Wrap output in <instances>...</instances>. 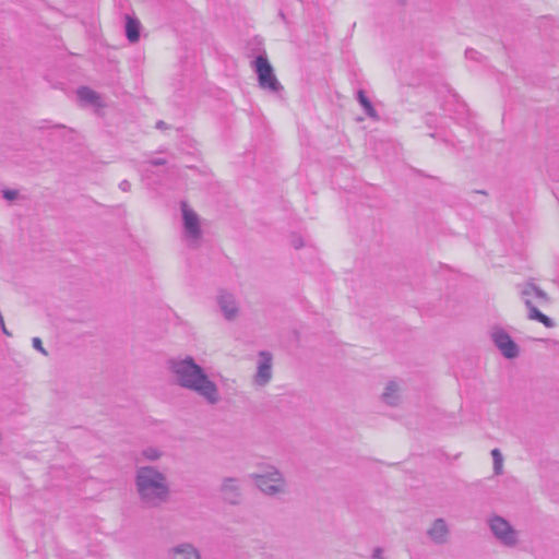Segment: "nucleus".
I'll list each match as a JSON object with an SVG mask.
<instances>
[{
  "label": "nucleus",
  "mask_w": 559,
  "mask_h": 559,
  "mask_svg": "<svg viewBox=\"0 0 559 559\" xmlns=\"http://www.w3.org/2000/svg\"><path fill=\"white\" fill-rule=\"evenodd\" d=\"M221 493L225 501L237 504L241 498L240 480L234 477L225 478L221 485Z\"/></svg>",
  "instance_id": "9b49d317"
},
{
  "label": "nucleus",
  "mask_w": 559,
  "mask_h": 559,
  "mask_svg": "<svg viewBox=\"0 0 559 559\" xmlns=\"http://www.w3.org/2000/svg\"><path fill=\"white\" fill-rule=\"evenodd\" d=\"M292 245L296 248V249H299L304 246V242H302V239L300 237H294L293 240H292Z\"/></svg>",
  "instance_id": "a878e982"
},
{
  "label": "nucleus",
  "mask_w": 559,
  "mask_h": 559,
  "mask_svg": "<svg viewBox=\"0 0 559 559\" xmlns=\"http://www.w3.org/2000/svg\"><path fill=\"white\" fill-rule=\"evenodd\" d=\"M272 378V357L269 353H260L254 381L259 385H265Z\"/></svg>",
  "instance_id": "f8f14e48"
},
{
  "label": "nucleus",
  "mask_w": 559,
  "mask_h": 559,
  "mask_svg": "<svg viewBox=\"0 0 559 559\" xmlns=\"http://www.w3.org/2000/svg\"><path fill=\"white\" fill-rule=\"evenodd\" d=\"M216 302L219 311L226 320L231 321L236 319L238 316L239 306L236 297L231 293L224 289L219 290L216 296Z\"/></svg>",
  "instance_id": "1a4fd4ad"
},
{
  "label": "nucleus",
  "mask_w": 559,
  "mask_h": 559,
  "mask_svg": "<svg viewBox=\"0 0 559 559\" xmlns=\"http://www.w3.org/2000/svg\"><path fill=\"white\" fill-rule=\"evenodd\" d=\"M382 400L390 406H396L400 402V388L396 382H388L384 392L382 393Z\"/></svg>",
  "instance_id": "2eb2a0df"
},
{
  "label": "nucleus",
  "mask_w": 559,
  "mask_h": 559,
  "mask_svg": "<svg viewBox=\"0 0 559 559\" xmlns=\"http://www.w3.org/2000/svg\"><path fill=\"white\" fill-rule=\"evenodd\" d=\"M78 97L81 103L85 105H91L95 107L102 106V98L100 96L91 90L90 87L83 86L78 90Z\"/></svg>",
  "instance_id": "4468645a"
},
{
  "label": "nucleus",
  "mask_w": 559,
  "mask_h": 559,
  "mask_svg": "<svg viewBox=\"0 0 559 559\" xmlns=\"http://www.w3.org/2000/svg\"><path fill=\"white\" fill-rule=\"evenodd\" d=\"M0 322H1V326H2V331H3V333H4V334H7V335H11V334L9 333V331L7 330L5 325H4V322H3L2 317H0Z\"/></svg>",
  "instance_id": "bb28decb"
},
{
  "label": "nucleus",
  "mask_w": 559,
  "mask_h": 559,
  "mask_svg": "<svg viewBox=\"0 0 559 559\" xmlns=\"http://www.w3.org/2000/svg\"><path fill=\"white\" fill-rule=\"evenodd\" d=\"M2 197L8 201H14L19 197V191L13 189L2 190Z\"/></svg>",
  "instance_id": "412c9836"
},
{
  "label": "nucleus",
  "mask_w": 559,
  "mask_h": 559,
  "mask_svg": "<svg viewBox=\"0 0 559 559\" xmlns=\"http://www.w3.org/2000/svg\"><path fill=\"white\" fill-rule=\"evenodd\" d=\"M520 294L527 308V318L530 320L540 322L546 328L555 326L554 320L542 313L536 306H545L550 301L548 295L543 289L532 283H526L521 287Z\"/></svg>",
  "instance_id": "7ed1b4c3"
},
{
  "label": "nucleus",
  "mask_w": 559,
  "mask_h": 559,
  "mask_svg": "<svg viewBox=\"0 0 559 559\" xmlns=\"http://www.w3.org/2000/svg\"><path fill=\"white\" fill-rule=\"evenodd\" d=\"M491 455H492V460H493L495 474L499 475L502 473V463H503L502 454L498 449H493L491 451Z\"/></svg>",
  "instance_id": "a211bd4d"
},
{
  "label": "nucleus",
  "mask_w": 559,
  "mask_h": 559,
  "mask_svg": "<svg viewBox=\"0 0 559 559\" xmlns=\"http://www.w3.org/2000/svg\"><path fill=\"white\" fill-rule=\"evenodd\" d=\"M168 367L175 383L180 388L194 392L210 405L221 401L216 383L192 357L169 359Z\"/></svg>",
  "instance_id": "f257e3e1"
},
{
  "label": "nucleus",
  "mask_w": 559,
  "mask_h": 559,
  "mask_svg": "<svg viewBox=\"0 0 559 559\" xmlns=\"http://www.w3.org/2000/svg\"><path fill=\"white\" fill-rule=\"evenodd\" d=\"M255 486L266 496H277L286 492V481L280 471L270 467L265 473L253 474Z\"/></svg>",
  "instance_id": "20e7f679"
},
{
  "label": "nucleus",
  "mask_w": 559,
  "mask_h": 559,
  "mask_svg": "<svg viewBox=\"0 0 559 559\" xmlns=\"http://www.w3.org/2000/svg\"><path fill=\"white\" fill-rule=\"evenodd\" d=\"M382 555H383V549L380 547H377V548H374V550L372 552V559H383Z\"/></svg>",
  "instance_id": "393cba45"
},
{
  "label": "nucleus",
  "mask_w": 559,
  "mask_h": 559,
  "mask_svg": "<svg viewBox=\"0 0 559 559\" xmlns=\"http://www.w3.org/2000/svg\"><path fill=\"white\" fill-rule=\"evenodd\" d=\"M119 189L123 192H128L131 189V183L128 180H122L119 183Z\"/></svg>",
  "instance_id": "b1692460"
},
{
  "label": "nucleus",
  "mask_w": 559,
  "mask_h": 559,
  "mask_svg": "<svg viewBox=\"0 0 559 559\" xmlns=\"http://www.w3.org/2000/svg\"><path fill=\"white\" fill-rule=\"evenodd\" d=\"M357 99H358L359 104L361 105V107L364 108L366 115L369 116L370 118L376 119L377 118V111L373 108V106H372L371 102L369 100V98L366 96L364 91H361V90L358 91Z\"/></svg>",
  "instance_id": "f3484780"
},
{
  "label": "nucleus",
  "mask_w": 559,
  "mask_h": 559,
  "mask_svg": "<svg viewBox=\"0 0 559 559\" xmlns=\"http://www.w3.org/2000/svg\"><path fill=\"white\" fill-rule=\"evenodd\" d=\"M126 36L130 43H135L140 38V22L129 15L126 21Z\"/></svg>",
  "instance_id": "dca6fc26"
},
{
  "label": "nucleus",
  "mask_w": 559,
  "mask_h": 559,
  "mask_svg": "<svg viewBox=\"0 0 559 559\" xmlns=\"http://www.w3.org/2000/svg\"><path fill=\"white\" fill-rule=\"evenodd\" d=\"M165 126H166V124H165V122H164V121H162V120H160V121H158V122L156 123V128H157V129H164V128H165Z\"/></svg>",
  "instance_id": "cd10ccee"
},
{
  "label": "nucleus",
  "mask_w": 559,
  "mask_h": 559,
  "mask_svg": "<svg viewBox=\"0 0 559 559\" xmlns=\"http://www.w3.org/2000/svg\"><path fill=\"white\" fill-rule=\"evenodd\" d=\"M141 454L148 461H157L162 456V452L153 447L144 449Z\"/></svg>",
  "instance_id": "6ab92c4d"
},
{
  "label": "nucleus",
  "mask_w": 559,
  "mask_h": 559,
  "mask_svg": "<svg viewBox=\"0 0 559 559\" xmlns=\"http://www.w3.org/2000/svg\"><path fill=\"white\" fill-rule=\"evenodd\" d=\"M490 531L495 537L504 546L513 547L518 543L516 531L511 524L499 515H493L488 521Z\"/></svg>",
  "instance_id": "423d86ee"
},
{
  "label": "nucleus",
  "mask_w": 559,
  "mask_h": 559,
  "mask_svg": "<svg viewBox=\"0 0 559 559\" xmlns=\"http://www.w3.org/2000/svg\"><path fill=\"white\" fill-rule=\"evenodd\" d=\"M491 340L500 353L508 359L519 355V347L511 336L501 328H493L490 333Z\"/></svg>",
  "instance_id": "6e6552de"
},
{
  "label": "nucleus",
  "mask_w": 559,
  "mask_h": 559,
  "mask_svg": "<svg viewBox=\"0 0 559 559\" xmlns=\"http://www.w3.org/2000/svg\"><path fill=\"white\" fill-rule=\"evenodd\" d=\"M181 211L187 240L191 246H195L201 238L199 216L186 202H181Z\"/></svg>",
  "instance_id": "0eeeda50"
},
{
  "label": "nucleus",
  "mask_w": 559,
  "mask_h": 559,
  "mask_svg": "<svg viewBox=\"0 0 559 559\" xmlns=\"http://www.w3.org/2000/svg\"><path fill=\"white\" fill-rule=\"evenodd\" d=\"M166 164V159L164 158H152L143 164L142 170L148 171L147 166H163Z\"/></svg>",
  "instance_id": "aec40b11"
},
{
  "label": "nucleus",
  "mask_w": 559,
  "mask_h": 559,
  "mask_svg": "<svg viewBox=\"0 0 559 559\" xmlns=\"http://www.w3.org/2000/svg\"><path fill=\"white\" fill-rule=\"evenodd\" d=\"M254 70L261 88L272 93H278L283 90L282 84L276 79L273 68L265 56L260 55L255 58Z\"/></svg>",
  "instance_id": "39448f33"
},
{
  "label": "nucleus",
  "mask_w": 559,
  "mask_h": 559,
  "mask_svg": "<svg viewBox=\"0 0 559 559\" xmlns=\"http://www.w3.org/2000/svg\"><path fill=\"white\" fill-rule=\"evenodd\" d=\"M135 489L145 508H158L169 496L166 475L154 466H139L135 471Z\"/></svg>",
  "instance_id": "f03ea898"
},
{
  "label": "nucleus",
  "mask_w": 559,
  "mask_h": 559,
  "mask_svg": "<svg viewBox=\"0 0 559 559\" xmlns=\"http://www.w3.org/2000/svg\"><path fill=\"white\" fill-rule=\"evenodd\" d=\"M427 535L435 544H445L449 538V526L447 522L443 519L435 520L427 531Z\"/></svg>",
  "instance_id": "ddd939ff"
},
{
  "label": "nucleus",
  "mask_w": 559,
  "mask_h": 559,
  "mask_svg": "<svg viewBox=\"0 0 559 559\" xmlns=\"http://www.w3.org/2000/svg\"><path fill=\"white\" fill-rule=\"evenodd\" d=\"M465 56L472 60H479L480 53L474 49H467Z\"/></svg>",
  "instance_id": "4be33fe9"
},
{
  "label": "nucleus",
  "mask_w": 559,
  "mask_h": 559,
  "mask_svg": "<svg viewBox=\"0 0 559 559\" xmlns=\"http://www.w3.org/2000/svg\"><path fill=\"white\" fill-rule=\"evenodd\" d=\"M32 343H33L34 348H36L37 350L41 352L43 354H46V352H45V349L43 347V343H41L39 337H34L32 340Z\"/></svg>",
  "instance_id": "5701e85b"
},
{
  "label": "nucleus",
  "mask_w": 559,
  "mask_h": 559,
  "mask_svg": "<svg viewBox=\"0 0 559 559\" xmlns=\"http://www.w3.org/2000/svg\"><path fill=\"white\" fill-rule=\"evenodd\" d=\"M167 559H201L200 550L189 542L178 543L166 551Z\"/></svg>",
  "instance_id": "9d476101"
}]
</instances>
